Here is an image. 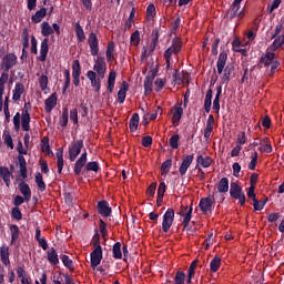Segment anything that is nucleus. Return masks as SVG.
<instances>
[{"label": "nucleus", "instance_id": "obj_17", "mask_svg": "<svg viewBox=\"0 0 284 284\" xmlns=\"http://www.w3.org/2000/svg\"><path fill=\"white\" fill-rule=\"evenodd\" d=\"M193 162H194V154L186 155L185 158H183L179 169L180 176H185V174H187V170L190 169Z\"/></svg>", "mask_w": 284, "mask_h": 284}, {"label": "nucleus", "instance_id": "obj_53", "mask_svg": "<svg viewBox=\"0 0 284 284\" xmlns=\"http://www.w3.org/2000/svg\"><path fill=\"white\" fill-rule=\"evenodd\" d=\"M154 80H148L146 78L144 79V94L148 97V94L152 93V88H153Z\"/></svg>", "mask_w": 284, "mask_h": 284}, {"label": "nucleus", "instance_id": "obj_2", "mask_svg": "<svg viewBox=\"0 0 284 284\" xmlns=\"http://www.w3.org/2000/svg\"><path fill=\"white\" fill-rule=\"evenodd\" d=\"M260 65H264V68H271L267 72L268 77H274L276 74V70L281 65V62L276 60V53L274 51H268L261 55Z\"/></svg>", "mask_w": 284, "mask_h": 284}, {"label": "nucleus", "instance_id": "obj_35", "mask_svg": "<svg viewBox=\"0 0 284 284\" xmlns=\"http://www.w3.org/2000/svg\"><path fill=\"white\" fill-rule=\"evenodd\" d=\"M217 191L222 194L230 191V180L227 178H222L217 184Z\"/></svg>", "mask_w": 284, "mask_h": 284}, {"label": "nucleus", "instance_id": "obj_42", "mask_svg": "<svg viewBox=\"0 0 284 284\" xmlns=\"http://www.w3.org/2000/svg\"><path fill=\"white\" fill-rule=\"evenodd\" d=\"M258 164V152L254 151L251 154V162L248 163V170H256V165Z\"/></svg>", "mask_w": 284, "mask_h": 284}, {"label": "nucleus", "instance_id": "obj_45", "mask_svg": "<svg viewBox=\"0 0 284 284\" xmlns=\"http://www.w3.org/2000/svg\"><path fill=\"white\" fill-rule=\"evenodd\" d=\"M171 168H172V161L168 159L161 165L162 176H168V173L170 172Z\"/></svg>", "mask_w": 284, "mask_h": 284}, {"label": "nucleus", "instance_id": "obj_46", "mask_svg": "<svg viewBox=\"0 0 284 284\" xmlns=\"http://www.w3.org/2000/svg\"><path fill=\"white\" fill-rule=\"evenodd\" d=\"M130 43H131V45H134V47H136L141 43V33L139 32V30L134 31L131 34Z\"/></svg>", "mask_w": 284, "mask_h": 284}, {"label": "nucleus", "instance_id": "obj_62", "mask_svg": "<svg viewBox=\"0 0 284 284\" xmlns=\"http://www.w3.org/2000/svg\"><path fill=\"white\" fill-rule=\"evenodd\" d=\"M10 232H11V237H13V240L19 239L20 231H19V226L17 224H12L10 226Z\"/></svg>", "mask_w": 284, "mask_h": 284}, {"label": "nucleus", "instance_id": "obj_50", "mask_svg": "<svg viewBox=\"0 0 284 284\" xmlns=\"http://www.w3.org/2000/svg\"><path fill=\"white\" fill-rule=\"evenodd\" d=\"M181 136L179 134H174L170 138L169 140V145L170 148H172L173 150H179V141H180Z\"/></svg>", "mask_w": 284, "mask_h": 284}, {"label": "nucleus", "instance_id": "obj_23", "mask_svg": "<svg viewBox=\"0 0 284 284\" xmlns=\"http://www.w3.org/2000/svg\"><path fill=\"white\" fill-rule=\"evenodd\" d=\"M57 93H52L45 101H44V110L47 113L52 112L53 108H57Z\"/></svg>", "mask_w": 284, "mask_h": 284}, {"label": "nucleus", "instance_id": "obj_60", "mask_svg": "<svg viewBox=\"0 0 284 284\" xmlns=\"http://www.w3.org/2000/svg\"><path fill=\"white\" fill-rule=\"evenodd\" d=\"M39 85L42 91L48 90V75H41L39 78Z\"/></svg>", "mask_w": 284, "mask_h": 284}, {"label": "nucleus", "instance_id": "obj_10", "mask_svg": "<svg viewBox=\"0 0 284 284\" xmlns=\"http://www.w3.org/2000/svg\"><path fill=\"white\" fill-rule=\"evenodd\" d=\"M91 268L97 270L99 265H101V261H103V247L94 248L91 254Z\"/></svg>", "mask_w": 284, "mask_h": 284}, {"label": "nucleus", "instance_id": "obj_7", "mask_svg": "<svg viewBox=\"0 0 284 284\" xmlns=\"http://www.w3.org/2000/svg\"><path fill=\"white\" fill-rule=\"evenodd\" d=\"M193 203H191L190 207L185 205H181L180 216H183L182 225L184 230H187L190 225V221H192V212H194Z\"/></svg>", "mask_w": 284, "mask_h": 284}, {"label": "nucleus", "instance_id": "obj_22", "mask_svg": "<svg viewBox=\"0 0 284 284\" xmlns=\"http://www.w3.org/2000/svg\"><path fill=\"white\" fill-rule=\"evenodd\" d=\"M241 10V6L239 4H234V2H232L230 9L226 11L225 13V19H229L230 21H234V19H236L239 11Z\"/></svg>", "mask_w": 284, "mask_h": 284}, {"label": "nucleus", "instance_id": "obj_47", "mask_svg": "<svg viewBox=\"0 0 284 284\" xmlns=\"http://www.w3.org/2000/svg\"><path fill=\"white\" fill-rule=\"evenodd\" d=\"M21 39L23 48H30V32L28 31V29L22 30Z\"/></svg>", "mask_w": 284, "mask_h": 284}, {"label": "nucleus", "instance_id": "obj_24", "mask_svg": "<svg viewBox=\"0 0 284 284\" xmlns=\"http://www.w3.org/2000/svg\"><path fill=\"white\" fill-rule=\"evenodd\" d=\"M243 187L239 185L236 182L231 183V189H230V196L231 199H240L242 194H244Z\"/></svg>", "mask_w": 284, "mask_h": 284}, {"label": "nucleus", "instance_id": "obj_54", "mask_svg": "<svg viewBox=\"0 0 284 284\" xmlns=\"http://www.w3.org/2000/svg\"><path fill=\"white\" fill-rule=\"evenodd\" d=\"M92 245H93V247H95V250H98V247H102L101 246V235H99L98 230H95V233L92 237Z\"/></svg>", "mask_w": 284, "mask_h": 284}, {"label": "nucleus", "instance_id": "obj_64", "mask_svg": "<svg viewBox=\"0 0 284 284\" xmlns=\"http://www.w3.org/2000/svg\"><path fill=\"white\" fill-rule=\"evenodd\" d=\"M232 169L233 176H235V179H239V176H241V164L239 162H234Z\"/></svg>", "mask_w": 284, "mask_h": 284}, {"label": "nucleus", "instance_id": "obj_11", "mask_svg": "<svg viewBox=\"0 0 284 284\" xmlns=\"http://www.w3.org/2000/svg\"><path fill=\"white\" fill-rule=\"evenodd\" d=\"M93 70L98 73L100 79H105V71L108 70V67L105 64V58L98 57L93 65Z\"/></svg>", "mask_w": 284, "mask_h": 284}, {"label": "nucleus", "instance_id": "obj_57", "mask_svg": "<svg viewBox=\"0 0 284 284\" xmlns=\"http://www.w3.org/2000/svg\"><path fill=\"white\" fill-rule=\"evenodd\" d=\"M12 219H16V221H21L23 219V214L21 213V209L19 206H16L11 211Z\"/></svg>", "mask_w": 284, "mask_h": 284}, {"label": "nucleus", "instance_id": "obj_4", "mask_svg": "<svg viewBox=\"0 0 284 284\" xmlns=\"http://www.w3.org/2000/svg\"><path fill=\"white\" fill-rule=\"evenodd\" d=\"M181 50H183V40H181V38L179 37L173 38L171 41V45L164 51L166 70H170L172 57L179 55Z\"/></svg>", "mask_w": 284, "mask_h": 284}, {"label": "nucleus", "instance_id": "obj_51", "mask_svg": "<svg viewBox=\"0 0 284 284\" xmlns=\"http://www.w3.org/2000/svg\"><path fill=\"white\" fill-rule=\"evenodd\" d=\"M185 272L178 271L174 276V283L175 284H184L185 283Z\"/></svg>", "mask_w": 284, "mask_h": 284}, {"label": "nucleus", "instance_id": "obj_48", "mask_svg": "<svg viewBox=\"0 0 284 284\" xmlns=\"http://www.w3.org/2000/svg\"><path fill=\"white\" fill-rule=\"evenodd\" d=\"M3 140H4V143L8 148H10L11 150H14V142L12 141V135L10 134V132H3Z\"/></svg>", "mask_w": 284, "mask_h": 284}, {"label": "nucleus", "instance_id": "obj_43", "mask_svg": "<svg viewBox=\"0 0 284 284\" xmlns=\"http://www.w3.org/2000/svg\"><path fill=\"white\" fill-rule=\"evenodd\" d=\"M68 121H69V111H68V108L64 106L62 109V115L60 118V125L61 128H65L68 125Z\"/></svg>", "mask_w": 284, "mask_h": 284}, {"label": "nucleus", "instance_id": "obj_9", "mask_svg": "<svg viewBox=\"0 0 284 284\" xmlns=\"http://www.w3.org/2000/svg\"><path fill=\"white\" fill-rule=\"evenodd\" d=\"M88 163V151L84 150L80 158L75 161L74 168H73V172L75 174V176H81V172L83 170V168H85Z\"/></svg>", "mask_w": 284, "mask_h": 284}, {"label": "nucleus", "instance_id": "obj_27", "mask_svg": "<svg viewBox=\"0 0 284 284\" xmlns=\"http://www.w3.org/2000/svg\"><path fill=\"white\" fill-rule=\"evenodd\" d=\"M18 161L20 165V175L22 176V181H26L28 179V164L26 158L23 155H18Z\"/></svg>", "mask_w": 284, "mask_h": 284}, {"label": "nucleus", "instance_id": "obj_25", "mask_svg": "<svg viewBox=\"0 0 284 284\" xmlns=\"http://www.w3.org/2000/svg\"><path fill=\"white\" fill-rule=\"evenodd\" d=\"M174 110L175 111L172 116V123L176 126L179 123H181V119L183 116V106H181V104H175Z\"/></svg>", "mask_w": 284, "mask_h": 284}, {"label": "nucleus", "instance_id": "obj_33", "mask_svg": "<svg viewBox=\"0 0 284 284\" xmlns=\"http://www.w3.org/2000/svg\"><path fill=\"white\" fill-rule=\"evenodd\" d=\"M41 34L42 37H45V39H48L50 34H54V29H52V27L50 26V22L43 21L41 23Z\"/></svg>", "mask_w": 284, "mask_h": 284}, {"label": "nucleus", "instance_id": "obj_41", "mask_svg": "<svg viewBox=\"0 0 284 284\" xmlns=\"http://www.w3.org/2000/svg\"><path fill=\"white\" fill-rule=\"evenodd\" d=\"M220 267H221V257L214 256L210 263V270L211 272L216 273L219 272Z\"/></svg>", "mask_w": 284, "mask_h": 284}, {"label": "nucleus", "instance_id": "obj_32", "mask_svg": "<svg viewBox=\"0 0 284 284\" xmlns=\"http://www.w3.org/2000/svg\"><path fill=\"white\" fill-rule=\"evenodd\" d=\"M139 113H133L130 121H129V130L130 132H136L139 130V121H140Z\"/></svg>", "mask_w": 284, "mask_h": 284}, {"label": "nucleus", "instance_id": "obj_31", "mask_svg": "<svg viewBox=\"0 0 284 284\" xmlns=\"http://www.w3.org/2000/svg\"><path fill=\"white\" fill-rule=\"evenodd\" d=\"M0 176L6 183L7 187H10V176H12V173L7 166H0Z\"/></svg>", "mask_w": 284, "mask_h": 284}, {"label": "nucleus", "instance_id": "obj_63", "mask_svg": "<svg viewBox=\"0 0 284 284\" xmlns=\"http://www.w3.org/2000/svg\"><path fill=\"white\" fill-rule=\"evenodd\" d=\"M154 194H156V182H153L149 185V187L146 189V195L152 197L154 196Z\"/></svg>", "mask_w": 284, "mask_h": 284}, {"label": "nucleus", "instance_id": "obj_36", "mask_svg": "<svg viewBox=\"0 0 284 284\" xmlns=\"http://www.w3.org/2000/svg\"><path fill=\"white\" fill-rule=\"evenodd\" d=\"M55 156L58 159V174H61V172H63V148L57 150Z\"/></svg>", "mask_w": 284, "mask_h": 284}, {"label": "nucleus", "instance_id": "obj_52", "mask_svg": "<svg viewBox=\"0 0 284 284\" xmlns=\"http://www.w3.org/2000/svg\"><path fill=\"white\" fill-rule=\"evenodd\" d=\"M99 230L102 239H105L108 236V224L103 220L99 221Z\"/></svg>", "mask_w": 284, "mask_h": 284}, {"label": "nucleus", "instance_id": "obj_30", "mask_svg": "<svg viewBox=\"0 0 284 284\" xmlns=\"http://www.w3.org/2000/svg\"><path fill=\"white\" fill-rule=\"evenodd\" d=\"M115 83H116V72L111 71L108 77V87H106L109 94H112L114 92Z\"/></svg>", "mask_w": 284, "mask_h": 284}, {"label": "nucleus", "instance_id": "obj_19", "mask_svg": "<svg viewBox=\"0 0 284 284\" xmlns=\"http://www.w3.org/2000/svg\"><path fill=\"white\" fill-rule=\"evenodd\" d=\"M19 190L27 203L30 202V199H32V190H30V185L22 181L21 183H19Z\"/></svg>", "mask_w": 284, "mask_h": 284}, {"label": "nucleus", "instance_id": "obj_21", "mask_svg": "<svg viewBox=\"0 0 284 284\" xmlns=\"http://www.w3.org/2000/svg\"><path fill=\"white\" fill-rule=\"evenodd\" d=\"M273 39L274 41L268 47V50H271V52H276V50H280V48H283L284 45V33H282L281 36H276Z\"/></svg>", "mask_w": 284, "mask_h": 284}, {"label": "nucleus", "instance_id": "obj_28", "mask_svg": "<svg viewBox=\"0 0 284 284\" xmlns=\"http://www.w3.org/2000/svg\"><path fill=\"white\" fill-rule=\"evenodd\" d=\"M45 14H48V9H45V7H42L31 17V21L33 23H41V21L45 19Z\"/></svg>", "mask_w": 284, "mask_h": 284}, {"label": "nucleus", "instance_id": "obj_20", "mask_svg": "<svg viewBox=\"0 0 284 284\" xmlns=\"http://www.w3.org/2000/svg\"><path fill=\"white\" fill-rule=\"evenodd\" d=\"M128 90H130V84L125 81L122 82L120 90L118 91L119 103H125V97H128Z\"/></svg>", "mask_w": 284, "mask_h": 284}, {"label": "nucleus", "instance_id": "obj_26", "mask_svg": "<svg viewBox=\"0 0 284 284\" xmlns=\"http://www.w3.org/2000/svg\"><path fill=\"white\" fill-rule=\"evenodd\" d=\"M47 260L51 265H59V253L55 247H51L47 252Z\"/></svg>", "mask_w": 284, "mask_h": 284}, {"label": "nucleus", "instance_id": "obj_1", "mask_svg": "<svg viewBox=\"0 0 284 284\" xmlns=\"http://www.w3.org/2000/svg\"><path fill=\"white\" fill-rule=\"evenodd\" d=\"M227 63V53L225 51H221L217 62H216V68H217V73L224 74L222 77V83H230L232 74H234V65L232 63ZM226 65V67H225Z\"/></svg>", "mask_w": 284, "mask_h": 284}, {"label": "nucleus", "instance_id": "obj_40", "mask_svg": "<svg viewBox=\"0 0 284 284\" xmlns=\"http://www.w3.org/2000/svg\"><path fill=\"white\" fill-rule=\"evenodd\" d=\"M112 252H113V258L115 260L123 258V252H121V242H116L113 245Z\"/></svg>", "mask_w": 284, "mask_h": 284}, {"label": "nucleus", "instance_id": "obj_13", "mask_svg": "<svg viewBox=\"0 0 284 284\" xmlns=\"http://www.w3.org/2000/svg\"><path fill=\"white\" fill-rule=\"evenodd\" d=\"M88 45L90 48V52L92 57H97L99 54V38L97 33L91 32L88 38Z\"/></svg>", "mask_w": 284, "mask_h": 284}, {"label": "nucleus", "instance_id": "obj_18", "mask_svg": "<svg viewBox=\"0 0 284 284\" xmlns=\"http://www.w3.org/2000/svg\"><path fill=\"white\" fill-rule=\"evenodd\" d=\"M48 43H50V39H48V38H44L41 41V44H40V55L38 57V59L41 62H44L48 59V52H50V47L48 45Z\"/></svg>", "mask_w": 284, "mask_h": 284}, {"label": "nucleus", "instance_id": "obj_44", "mask_svg": "<svg viewBox=\"0 0 284 284\" xmlns=\"http://www.w3.org/2000/svg\"><path fill=\"white\" fill-rule=\"evenodd\" d=\"M36 183L40 192H45V182H43V175L41 173H36Z\"/></svg>", "mask_w": 284, "mask_h": 284}, {"label": "nucleus", "instance_id": "obj_3", "mask_svg": "<svg viewBox=\"0 0 284 284\" xmlns=\"http://www.w3.org/2000/svg\"><path fill=\"white\" fill-rule=\"evenodd\" d=\"M27 104H24V109L22 110V114L17 112L13 116V128L16 132H19V130H22L23 132H30V112L28 109H26Z\"/></svg>", "mask_w": 284, "mask_h": 284}, {"label": "nucleus", "instance_id": "obj_49", "mask_svg": "<svg viewBox=\"0 0 284 284\" xmlns=\"http://www.w3.org/2000/svg\"><path fill=\"white\" fill-rule=\"evenodd\" d=\"M8 72L3 71L0 77V94H3L6 92V83H8Z\"/></svg>", "mask_w": 284, "mask_h": 284}, {"label": "nucleus", "instance_id": "obj_38", "mask_svg": "<svg viewBox=\"0 0 284 284\" xmlns=\"http://www.w3.org/2000/svg\"><path fill=\"white\" fill-rule=\"evenodd\" d=\"M196 163L202 168H210V165H212V158L210 156L203 158V155H197Z\"/></svg>", "mask_w": 284, "mask_h": 284}, {"label": "nucleus", "instance_id": "obj_39", "mask_svg": "<svg viewBox=\"0 0 284 284\" xmlns=\"http://www.w3.org/2000/svg\"><path fill=\"white\" fill-rule=\"evenodd\" d=\"M61 261L67 270H70V272H74V262L70 258V256L61 255Z\"/></svg>", "mask_w": 284, "mask_h": 284}, {"label": "nucleus", "instance_id": "obj_34", "mask_svg": "<svg viewBox=\"0 0 284 284\" xmlns=\"http://www.w3.org/2000/svg\"><path fill=\"white\" fill-rule=\"evenodd\" d=\"M74 28L78 43H83V41H85V31H83V27H81V23L77 22Z\"/></svg>", "mask_w": 284, "mask_h": 284}, {"label": "nucleus", "instance_id": "obj_16", "mask_svg": "<svg viewBox=\"0 0 284 284\" xmlns=\"http://www.w3.org/2000/svg\"><path fill=\"white\" fill-rule=\"evenodd\" d=\"M87 78L91 82V87L94 88V92L99 94L101 92V78H98L94 71H88Z\"/></svg>", "mask_w": 284, "mask_h": 284}, {"label": "nucleus", "instance_id": "obj_58", "mask_svg": "<svg viewBox=\"0 0 284 284\" xmlns=\"http://www.w3.org/2000/svg\"><path fill=\"white\" fill-rule=\"evenodd\" d=\"M266 203H267V201L254 200L253 207H254L255 212H261V210H263L265 207Z\"/></svg>", "mask_w": 284, "mask_h": 284}, {"label": "nucleus", "instance_id": "obj_15", "mask_svg": "<svg viewBox=\"0 0 284 284\" xmlns=\"http://www.w3.org/2000/svg\"><path fill=\"white\" fill-rule=\"evenodd\" d=\"M97 210L98 214H100V216H103L104 219H108V216L112 214V207H110V203H108V201L105 200L98 202Z\"/></svg>", "mask_w": 284, "mask_h": 284}, {"label": "nucleus", "instance_id": "obj_59", "mask_svg": "<svg viewBox=\"0 0 284 284\" xmlns=\"http://www.w3.org/2000/svg\"><path fill=\"white\" fill-rule=\"evenodd\" d=\"M0 257L1 260L10 258V247H8L7 245H2L0 247Z\"/></svg>", "mask_w": 284, "mask_h": 284}, {"label": "nucleus", "instance_id": "obj_61", "mask_svg": "<svg viewBox=\"0 0 284 284\" xmlns=\"http://www.w3.org/2000/svg\"><path fill=\"white\" fill-rule=\"evenodd\" d=\"M236 143L237 145H245L247 143V136L245 135V131L239 133Z\"/></svg>", "mask_w": 284, "mask_h": 284}, {"label": "nucleus", "instance_id": "obj_55", "mask_svg": "<svg viewBox=\"0 0 284 284\" xmlns=\"http://www.w3.org/2000/svg\"><path fill=\"white\" fill-rule=\"evenodd\" d=\"M281 6V0H273L271 4L267 6L266 12L272 14Z\"/></svg>", "mask_w": 284, "mask_h": 284}, {"label": "nucleus", "instance_id": "obj_5", "mask_svg": "<svg viewBox=\"0 0 284 284\" xmlns=\"http://www.w3.org/2000/svg\"><path fill=\"white\" fill-rule=\"evenodd\" d=\"M84 144H83V140H74L70 145H69V161H71V163H74V161H77V158L79 156V154H81V151L83 150Z\"/></svg>", "mask_w": 284, "mask_h": 284}, {"label": "nucleus", "instance_id": "obj_12", "mask_svg": "<svg viewBox=\"0 0 284 284\" xmlns=\"http://www.w3.org/2000/svg\"><path fill=\"white\" fill-rule=\"evenodd\" d=\"M199 207L203 214H212V209L214 207L213 197H202L199 203Z\"/></svg>", "mask_w": 284, "mask_h": 284}, {"label": "nucleus", "instance_id": "obj_37", "mask_svg": "<svg viewBox=\"0 0 284 284\" xmlns=\"http://www.w3.org/2000/svg\"><path fill=\"white\" fill-rule=\"evenodd\" d=\"M101 170V166L99 165V162L97 161H92L87 163V165L84 166V172H94L95 174H98Z\"/></svg>", "mask_w": 284, "mask_h": 284}, {"label": "nucleus", "instance_id": "obj_56", "mask_svg": "<svg viewBox=\"0 0 284 284\" xmlns=\"http://www.w3.org/2000/svg\"><path fill=\"white\" fill-rule=\"evenodd\" d=\"M146 17L148 19H154L156 17V7L154 4H149L146 8Z\"/></svg>", "mask_w": 284, "mask_h": 284}, {"label": "nucleus", "instance_id": "obj_8", "mask_svg": "<svg viewBox=\"0 0 284 284\" xmlns=\"http://www.w3.org/2000/svg\"><path fill=\"white\" fill-rule=\"evenodd\" d=\"M174 223V209H168L162 220V232H170V227Z\"/></svg>", "mask_w": 284, "mask_h": 284}, {"label": "nucleus", "instance_id": "obj_14", "mask_svg": "<svg viewBox=\"0 0 284 284\" xmlns=\"http://www.w3.org/2000/svg\"><path fill=\"white\" fill-rule=\"evenodd\" d=\"M81 62L79 60H74L72 63V79H73V85L75 88H79L81 85Z\"/></svg>", "mask_w": 284, "mask_h": 284}, {"label": "nucleus", "instance_id": "obj_6", "mask_svg": "<svg viewBox=\"0 0 284 284\" xmlns=\"http://www.w3.org/2000/svg\"><path fill=\"white\" fill-rule=\"evenodd\" d=\"M17 63H19V58L17 57V54L7 53L2 58L0 68H1V70H3V72H10V70H12V68H14V65H17Z\"/></svg>", "mask_w": 284, "mask_h": 284}, {"label": "nucleus", "instance_id": "obj_29", "mask_svg": "<svg viewBox=\"0 0 284 284\" xmlns=\"http://www.w3.org/2000/svg\"><path fill=\"white\" fill-rule=\"evenodd\" d=\"M23 92H26V87H23V83L21 82L16 83L13 89V95H12L13 101H19Z\"/></svg>", "mask_w": 284, "mask_h": 284}]
</instances>
